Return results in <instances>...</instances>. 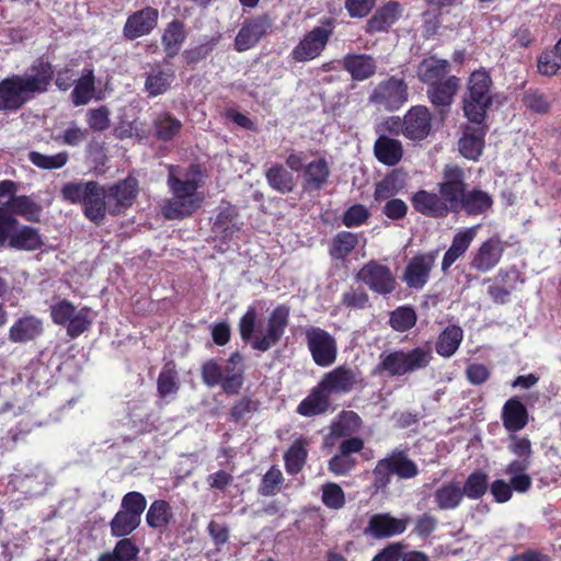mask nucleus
<instances>
[{
    "label": "nucleus",
    "mask_w": 561,
    "mask_h": 561,
    "mask_svg": "<svg viewBox=\"0 0 561 561\" xmlns=\"http://www.w3.org/2000/svg\"><path fill=\"white\" fill-rule=\"evenodd\" d=\"M202 173L194 165L187 170L170 167L168 186L172 197L162 205V215L168 219H180L192 215L204 202L199 191Z\"/></svg>",
    "instance_id": "f257e3e1"
},
{
    "label": "nucleus",
    "mask_w": 561,
    "mask_h": 561,
    "mask_svg": "<svg viewBox=\"0 0 561 561\" xmlns=\"http://www.w3.org/2000/svg\"><path fill=\"white\" fill-rule=\"evenodd\" d=\"M51 75L50 65L41 62L31 72L2 80L0 82V110H18L35 93L46 91Z\"/></svg>",
    "instance_id": "f03ea898"
},
{
    "label": "nucleus",
    "mask_w": 561,
    "mask_h": 561,
    "mask_svg": "<svg viewBox=\"0 0 561 561\" xmlns=\"http://www.w3.org/2000/svg\"><path fill=\"white\" fill-rule=\"evenodd\" d=\"M289 309L285 306L276 307L265 324L256 323V311L249 308L239 322L242 340L250 341L254 350L266 352L283 336L288 323Z\"/></svg>",
    "instance_id": "7ed1b4c3"
},
{
    "label": "nucleus",
    "mask_w": 561,
    "mask_h": 561,
    "mask_svg": "<svg viewBox=\"0 0 561 561\" xmlns=\"http://www.w3.org/2000/svg\"><path fill=\"white\" fill-rule=\"evenodd\" d=\"M491 87L492 81L486 71L477 70L471 73L462 102L465 115L470 122L481 124L484 119L492 102Z\"/></svg>",
    "instance_id": "20e7f679"
},
{
    "label": "nucleus",
    "mask_w": 561,
    "mask_h": 561,
    "mask_svg": "<svg viewBox=\"0 0 561 561\" xmlns=\"http://www.w3.org/2000/svg\"><path fill=\"white\" fill-rule=\"evenodd\" d=\"M242 356L238 353L231 355L225 365L207 362L203 366V381L208 387L220 385L226 393H237L243 381Z\"/></svg>",
    "instance_id": "39448f33"
},
{
    "label": "nucleus",
    "mask_w": 561,
    "mask_h": 561,
    "mask_svg": "<svg viewBox=\"0 0 561 561\" xmlns=\"http://www.w3.org/2000/svg\"><path fill=\"white\" fill-rule=\"evenodd\" d=\"M507 448L518 459L507 465L505 473L511 477V482L515 491L525 493L533 484L530 476L526 473L530 467V456L533 454L531 443L527 437L512 434Z\"/></svg>",
    "instance_id": "423d86ee"
},
{
    "label": "nucleus",
    "mask_w": 561,
    "mask_h": 561,
    "mask_svg": "<svg viewBox=\"0 0 561 561\" xmlns=\"http://www.w3.org/2000/svg\"><path fill=\"white\" fill-rule=\"evenodd\" d=\"M432 359L430 347H415L409 351H396L381 354L378 369L390 376H402L425 368Z\"/></svg>",
    "instance_id": "0eeeda50"
},
{
    "label": "nucleus",
    "mask_w": 561,
    "mask_h": 561,
    "mask_svg": "<svg viewBox=\"0 0 561 561\" xmlns=\"http://www.w3.org/2000/svg\"><path fill=\"white\" fill-rule=\"evenodd\" d=\"M387 125L390 133L402 134L410 140H422L431 131L432 116L425 106H414L402 119L393 117L387 122Z\"/></svg>",
    "instance_id": "6e6552de"
},
{
    "label": "nucleus",
    "mask_w": 561,
    "mask_h": 561,
    "mask_svg": "<svg viewBox=\"0 0 561 561\" xmlns=\"http://www.w3.org/2000/svg\"><path fill=\"white\" fill-rule=\"evenodd\" d=\"M50 316L56 324L67 329L71 337L82 334L92 323L93 314L90 308H76L70 301L59 300L50 307Z\"/></svg>",
    "instance_id": "1a4fd4ad"
},
{
    "label": "nucleus",
    "mask_w": 561,
    "mask_h": 561,
    "mask_svg": "<svg viewBox=\"0 0 561 561\" xmlns=\"http://www.w3.org/2000/svg\"><path fill=\"white\" fill-rule=\"evenodd\" d=\"M306 339L314 363L321 367L332 365L337 355L335 339L327 331L310 327L306 330Z\"/></svg>",
    "instance_id": "9d476101"
},
{
    "label": "nucleus",
    "mask_w": 561,
    "mask_h": 561,
    "mask_svg": "<svg viewBox=\"0 0 561 561\" xmlns=\"http://www.w3.org/2000/svg\"><path fill=\"white\" fill-rule=\"evenodd\" d=\"M357 277L373 291L380 295L390 294L396 287V278L389 267L376 261H370L364 265Z\"/></svg>",
    "instance_id": "9b49d317"
},
{
    "label": "nucleus",
    "mask_w": 561,
    "mask_h": 561,
    "mask_svg": "<svg viewBox=\"0 0 561 561\" xmlns=\"http://www.w3.org/2000/svg\"><path fill=\"white\" fill-rule=\"evenodd\" d=\"M370 101L389 111L397 110L407 101V87L402 80L390 78L378 84Z\"/></svg>",
    "instance_id": "f8f14e48"
},
{
    "label": "nucleus",
    "mask_w": 561,
    "mask_h": 561,
    "mask_svg": "<svg viewBox=\"0 0 561 561\" xmlns=\"http://www.w3.org/2000/svg\"><path fill=\"white\" fill-rule=\"evenodd\" d=\"M331 32L323 27H314L293 49L295 61L305 62L317 58L324 49Z\"/></svg>",
    "instance_id": "ddd939ff"
},
{
    "label": "nucleus",
    "mask_w": 561,
    "mask_h": 561,
    "mask_svg": "<svg viewBox=\"0 0 561 561\" xmlns=\"http://www.w3.org/2000/svg\"><path fill=\"white\" fill-rule=\"evenodd\" d=\"M440 198L447 203L448 213L460 208L465 195L462 171L457 167H447L444 182L439 187Z\"/></svg>",
    "instance_id": "4468645a"
},
{
    "label": "nucleus",
    "mask_w": 561,
    "mask_h": 561,
    "mask_svg": "<svg viewBox=\"0 0 561 561\" xmlns=\"http://www.w3.org/2000/svg\"><path fill=\"white\" fill-rule=\"evenodd\" d=\"M436 257L437 252H428L411 259L403 274V280L407 285L411 288H422L428 280Z\"/></svg>",
    "instance_id": "2eb2a0df"
},
{
    "label": "nucleus",
    "mask_w": 561,
    "mask_h": 561,
    "mask_svg": "<svg viewBox=\"0 0 561 561\" xmlns=\"http://www.w3.org/2000/svg\"><path fill=\"white\" fill-rule=\"evenodd\" d=\"M158 10L147 7L128 16L124 25V36L128 39L148 35L158 24Z\"/></svg>",
    "instance_id": "dca6fc26"
},
{
    "label": "nucleus",
    "mask_w": 561,
    "mask_h": 561,
    "mask_svg": "<svg viewBox=\"0 0 561 561\" xmlns=\"http://www.w3.org/2000/svg\"><path fill=\"white\" fill-rule=\"evenodd\" d=\"M408 519H398L390 514H376L369 519L365 534L377 539L402 534L407 529Z\"/></svg>",
    "instance_id": "f3484780"
},
{
    "label": "nucleus",
    "mask_w": 561,
    "mask_h": 561,
    "mask_svg": "<svg viewBox=\"0 0 561 561\" xmlns=\"http://www.w3.org/2000/svg\"><path fill=\"white\" fill-rule=\"evenodd\" d=\"M138 183L135 179H126L115 186L108 188L110 214H119L128 208L137 194Z\"/></svg>",
    "instance_id": "a211bd4d"
},
{
    "label": "nucleus",
    "mask_w": 561,
    "mask_h": 561,
    "mask_svg": "<svg viewBox=\"0 0 561 561\" xmlns=\"http://www.w3.org/2000/svg\"><path fill=\"white\" fill-rule=\"evenodd\" d=\"M330 168L328 161L317 157L308 161L302 172V187L307 192L321 190L329 181Z\"/></svg>",
    "instance_id": "6ab92c4d"
},
{
    "label": "nucleus",
    "mask_w": 561,
    "mask_h": 561,
    "mask_svg": "<svg viewBox=\"0 0 561 561\" xmlns=\"http://www.w3.org/2000/svg\"><path fill=\"white\" fill-rule=\"evenodd\" d=\"M480 229V225L459 230L453 239L449 249L446 251L443 261L442 270L446 272L459 257H461L469 249Z\"/></svg>",
    "instance_id": "aec40b11"
},
{
    "label": "nucleus",
    "mask_w": 561,
    "mask_h": 561,
    "mask_svg": "<svg viewBox=\"0 0 561 561\" xmlns=\"http://www.w3.org/2000/svg\"><path fill=\"white\" fill-rule=\"evenodd\" d=\"M502 254V242L494 238L488 239L474 253L471 265L482 273L489 272L499 264Z\"/></svg>",
    "instance_id": "412c9836"
},
{
    "label": "nucleus",
    "mask_w": 561,
    "mask_h": 561,
    "mask_svg": "<svg viewBox=\"0 0 561 561\" xmlns=\"http://www.w3.org/2000/svg\"><path fill=\"white\" fill-rule=\"evenodd\" d=\"M377 474L391 472L401 479H411L419 472L417 466L402 453L392 454L380 460L375 469Z\"/></svg>",
    "instance_id": "4be33fe9"
},
{
    "label": "nucleus",
    "mask_w": 561,
    "mask_h": 561,
    "mask_svg": "<svg viewBox=\"0 0 561 561\" xmlns=\"http://www.w3.org/2000/svg\"><path fill=\"white\" fill-rule=\"evenodd\" d=\"M107 196L108 192L95 183L83 205L84 214L91 221L100 224L110 214Z\"/></svg>",
    "instance_id": "5701e85b"
},
{
    "label": "nucleus",
    "mask_w": 561,
    "mask_h": 561,
    "mask_svg": "<svg viewBox=\"0 0 561 561\" xmlns=\"http://www.w3.org/2000/svg\"><path fill=\"white\" fill-rule=\"evenodd\" d=\"M355 382L353 370L337 367L325 374L319 386L327 394L348 392Z\"/></svg>",
    "instance_id": "b1692460"
},
{
    "label": "nucleus",
    "mask_w": 561,
    "mask_h": 561,
    "mask_svg": "<svg viewBox=\"0 0 561 561\" xmlns=\"http://www.w3.org/2000/svg\"><path fill=\"white\" fill-rule=\"evenodd\" d=\"M343 67L357 81L370 78L377 69L374 58L365 54L346 55L343 58Z\"/></svg>",
    "instance_id": "393cba45"
},
{
    "label": "nucleus",
    "mask_w": 561,
    "mask_h": 561,
    "mask_svg": "<svg viewBox=\"0 0 561 561\" xmlns=\"http://www.w3.org/2000/svg\"><path fill=\"white\" fill-rule=\"evenodd\" d=\"M504 427L512 433L523 430L528 422L525 405L516 398L507 400L502 410Z\"/></svg>",
    "instance_id": "a878e982"
},
{
    "label": "nucleus",
    "mask_w": 561,
    "mask_h": 561,
    "mask_svg": "<svg viewBox=\"0 0 561 561\" xmlns=\"http://www.w3.org/2000/svg\"><path fill=\"white\" fill-rule=\"evenodd\" d=\"M463 500V492L459 482H447L434 492V502L442 511L457 508Z\"/></svg>",
    "instance_id": "bb28decb"
},
{
    "label": "nucleus",
    "mask_w": 561,
    "mask_h": 561,
    "mask_svg": "<svg viewBox=\"0 0 561 561\" xmlns=\"http://www.w3.org/2000/svg\"><path fill=\"white\" fill-rule=\"evenodd\" d=\"M414 208L427 216L443 217L448 214L447 203L440 196L426 191L417 192L413 197Z\"/></svg>",
    "instance_id": "cd10ccee"
},
{
    "label": "nucleus",
    "mask_w": 561,
    "mask_h": 561,
    "mask_svg": "<svg viewBox=\"0 0 561 561\" xmlns=\"http://www.w3.org/2000/svg\"><path fill=\"white\" fill-rule=\"evenodd\" d=\"M484 146V131L482 127H467L459 140L460 153L470 160H477Z\"/></svg>",
    "instance_id": "c85d7f7f"
},
{
    "label": "nucleus",
    "mask_w": 561,
    "mask_h": 561,
    "mask_svg": "<svg viewBox=\"0 0 561 561\" xmlns=\"http://www.w3.org/2000/svg\"><path fill=\"white\" fill-rule=\"evenodd\" d=\"M374 152L379 162L396 165L402 158L403 149L399 140L380 136L374 145Z\"/></svg>",
    "instance_id": "c756f323"
},
{
    "label": "nucleus",
    "mask_w": 561,
    "mask_h": 561,
    "mask_svg": "<svg viewBox=\"0 0 561 561\" xmlns=\"http://www.w3.org/2000/svg\"><path fill=\"white\" fill-rule=\"evenodd\" d=\"M459 87V80L451 76L437 83H433L428 88V96L436 106H448Z\"/></svg>",
    "instance_id": "7c9ffc66"
},
{
    "label": "nucleus",
    "mask_w": 561,
    "mask_h": 561,
    "mask_svg": "<svg viewBox=\"0 0 561 561\" xmlns=\"http://www.w3.org/2000/svg\"><path fill=\"white\" fill-rule=\"evenodd\" d=\"M447 72H448L447 60L437 59L435 57L424 59L420 64L419 69H417V76H419L420 80L423 81L424 83H427L428 85L444 80Z\"/></svg>",
    "instance_id": "2f4dec72"
},
{
    "label": "nucleus",
    "mask_w": 561,
    "mask_h": 561,
    "mask_svg": "<svg viewBox=\"0 0 561 561\" xmlns=\"http://www.w3.org/2000/svg\"><path fill=\"white\" fill-rule=\"evenodd\" d=\"M42 332V322L35 317H25L16 321L10 329V340L15 343L27 342Z\"/></svg>",
    "instance_id": "473e14b6"
},
{
    "label": "nucleus",
    "mask_w": 561,
    "mask_h": 561,
    "mask_svg": "<svg viewBox=\"0 0 561 561\" xmlns=\"http://www.w3.org/2000/svg\"><path fill=\"white\" fill-rule=\"evenodd\" d=\"M185 38L184 25L180 21L170 22L162 34V45L167 57L172 58L178 55Z\"/></svg>",
    "instance_id": "72a5a7b5"
},
{
    "label": "nucleus",
    "mask_w": 561,
    "mask_h": 561,
    "mask_svg": "<svg viewBox=\"0 0 561 561\" xmlns=\"http://www.w3.org/2000/svg\"><path fill=\"white\" fill-rule=\"evenodd\" d=\"M329 396L318 385L311 393L304 399L297 408V412L302 416H314L328 410Z\"/></svg>",
    "instance_id": "f704fd0d"
},
{
    "label": "nucleus",
    "mask_w": 561,
    "mask_h": 561,
    "mask_svg": "<svg viewBox=\"0 0 561 561\" xmlns=\"http://www.w3.org/2000/svg\"><path fill=\"white\" fill-rule=\"evenodd\" d=\"M265 33V24L262 21L245 23L239 31L234 45L237 50L244 51L254 46Z\"/></svg>",
    "instance_id": "c9c22d12"
},
{
    "label": "nucleus",
    "mask_w": 561,
    "mask_h": 561,
    "mask_svg": "<svg viewBox=\"0 0 561 561\" xmlns=\"http://www.w3.org/2000/svg\"><path fill=\"white\" fill-rule=\"evenodd\" d=\"M462 339V329L458 325H449L439 334L436 352L443 357H450L457 352Z\"/></svg>",
    "instance_id": "e433bc0d"
},
{
    "label": "nucleus",
    "mask_w": 561,
    "mask_h": 561,
    "mask_svg": "<svg viewBox=\"0 0 561 561\" xmlns=\"http://www.w3.org/2000/svg\"><path fill=\"white\" fill-rule=\"evenodd\" d=\"M402 14V9L397 2H389L379 9L369 20L370 31H383L391 26Z\"/></svg>",
    "instance_id": "4c0bfd02"
},
{
    "label": "nucleus",
    "mask_w": 561,
    "mask_h": 561,
    "mask_svg": "<svg viewBox=\"0 0 561 561\" xmlns=\"http://www.w3.org/2000/svg\"><path fill=\"white\" fill-rule=\"evenodd\" d=\"M11 231H13V229ZM8 237H10L11 247L19 250L33 251L38 249L42 244V239L37 230L26 226L21 227L14 232H10Z\"/></svg>",
    "instance_id": "58836bf2"
},
{
    "label": "nucleus",
    "mask_w": 561,
    "mask_h": 561,
    "mask_svg": "<svg viewBox=\"0 0 561 561\" xmlns=\"http://www.w3.org/2000/svg\"><path fill=\"white\" fill-rule=\"evenodd\" d=\"M239 229L237 213L233 207H227L220 211L214 222V233L221 239H228Z\"/></svg>",
    "instance_id": "ea45409f"
},
{
    "label": "nucleus",
    "mask_w": 561,
    "mask_h": 561,
    "mask_svg": "<svg viewBox=\"0 0 561 561\" xmlns=\"http://www.w3.org/2000/svg\"><path fill=\"white\" fill-rule=\"evenodd\" d=\"M492 206L491 196L480 190H473L462 195L461 206L468 214L478 215L486 211Z\"/></svg>",
    "instance_id": "a19ab883"
},
{
    "label": "nucleus",
    "mask_w": 561,
    "mask_h": 561,
    "mask_svg": "<svg viewBox=\"0 0 561 561\" xmlns=\"http://www.w3.org/2000/svg\"><path fill=\"white\" fill-rule=\"evenodd\" d=\"M174 79L172 70L153 69L146 79V90L151 96L163 94Z\"/></svg>",
    "instance_id": "79ce46f5"
},
{
    "label": "nucleus",
    "mask_w": 561,
    "mask_h": 561,
    "mask_svg": "<svg viewBox=\"0 0 561 561\" xmlns=\"http://www.w3.org/2000/svg\"><path fill=\"white\" fill-rule=\"evenodd\" d=\"M463 496H467L471 500L481 499L488 491L489 488V477L485 472L481 470L473 471L470 473L465 482L461 485Z\"/></svg>",
    "instance_id": "37998d69"
},
{
    "label": "nucleus",
    "mask_w": 561,
    "mask_h": 561,
    "mask_svg": "<svg viewBox=\"0 0 561 561\" xmlns=\"http://www.w3.org/2000/svg\"><path fill=\"white\" fill-rule=\"evenodd\" d=\"M267 183L279 193H289L294 188V178L283 165L276 164L266 171Z\"/></svg>",
    "instance_id": "c03bdc74"
},
{
    "label": "nucleus",
    "mask_w": 561,
    "mask_h": 561,
    "mask_svg": "<svg viewBox=\"0 0 561 561\" xmlns=\"http://www.w3.org/2000/svg\"><path fill=\"white\" fill-rule=\"evenodd\" d=\"M94 93V76L92 70L85 72L76 82L72 91V102L75 105L87 104Z\"/></svg>",
    "instance_id": "a18cd8bd"
},
{
    "label": "nucleus",
    "mask_w": 561,
    "mask_h": 561,
    "mask_svg": "<svg viewBox=\"0 0 561 561\" xmlns=\"http://www.w3.org/2000/svg\"><path fill=\"white\" fill-rule=\"evenodd\" d=\"M306 445V440L297 439L285 454V463L288 473L295 474L301 470L307 458Z\"/></svg>",
    "instance_id": "49530a36"
},
{
    "label": "nucleus",
    "mask_w": 561,
    "mask_h": 561,
    "mask_svg": "<svg viewBox=\"0 0 561 561\" xmlns=\"http://www.w3.org/2000/svg\"><path fill=\"white\" fill-rule=\"evenodd\" d=\"M95 182H69L61 188V196L71 204L81 203L84 205L91 190L94 188Z\"/></svg>",
    "instance_id": "de8ad7c7"
},
{
    "label": "nucleus",
    "mask_w": 561,
    "mask_h": 561,
    "mask_svg": "<svg viewBox=\"0 0 561 561\" xmlns=\"http://www.w3.org/2000/svg\"><path fill=\"white\" fill-rule=\"evenodd\" d=\"M153 124L157 137L163 140L174 137L182 127V123L169 113L158 114Z\"/></svg>",
    "instance_id": "09e8293b"
},
{
    "label": "nucleus",
    "mask_w": 561,
    "mask_h": 561,
    "mask_svg": "<svg viewBox=\"0 0 561 561\" xmlns=\"http://www.w3.org/2000/svg\"><path fill=\"white\" fill-rule=\"evenodd\" d=\"M139 524L140 519L121 508L111 522V530L114 536L123 537L129 535Z\"/></svg>",
    "instance_id": "8fccbe9b"
},
{
    "label": "nucleus",
    "mask_w": 561,
    "mask_h": 561,
    "mask_svg": "<svg viewBox=\"0 0 561 561\" xmlns=\"http://www.w3.org/2000/svg\"><path fill=\"white\" fill-rule=\"evenodd\" d=\"M67 152H58L56 154H44L37 151H31L28 153V160L39 169L43 170H56L61 169L68 162Z\"/></svg>",
    "instance_id": "3c124183"
},
{
    "label": "nucleus",
    "mask_w": 561,
    "mask_h": 561,
    "mask_svg": "<svg viewBox=\"0 0 561 561\" xmlns=\"http://www.w3.org/2000/svg\"><path fill=\"white\" fill-rule=\"evenodd\" d=\"M357 234L348 231H342L333 239L330 253L334 259H344L357 245Z\"/></svg>",
    "instance_id": "603ef678"
},
{
    "label": "nucleus",
    "mask_w": 561,
    "mask_h": 561,
    "mask_svg": "<svg viewBox=\"0 0 561 561\" xmlns=\"http://www.w3.org/2000/svg\"><path fill=\"white\" fill-rule=\"evenodd\" d=\"M9 214H19L27 220H37L41 214V207L31 198L25 196L15 197L9 208Z\"/></svg>",
    "instance_id": "864d4df0"
},
{
    "label": "nucleus",
    "mask_w": 561,
    "mask_h": 561,
    "mask_svg": "<svg viewBox=\"0 0 561 561\" xmlns=\"http://www.w3.org/2000/svg\"><path fill=\"white\" fill-rule=\"evenodd\" d=\"M171 517L170 506L164 501H154L147 512V523L149 526L159 528L168 524Z\"/></svg>",
    "instance_id": "5fc2aeb1"
},
{
    "label": "nucleus",
    "mask_w": 561,
    "mask_h": 561,
    "mask_svg": "<svg viewBox=\"0 0 561 561\" xmlns=\"http://www.w3.org/2000/svg\"><path fill=\"white\" fill-rule=\"evenodd\" d=\"M321 500L328 508L340 510L345 504V494L339 484L329 482L322 486Z\"/></svg>",
    "instance_id": "6e6d98bb"
},
{
    "label": "nucleus",
    "mask_w": 561,
    "mask_h": 561,
    "mask_svg": "<svg viewBox=\"0 0 561 561\" xmlns=\"http://www.w3.org/2000/svg\"><path fill=\"white\" fill-rule=\"evenodd\" d=\"M416 321V316L413 309L401 307L394 310L390 318L391 327L397 331H407L411 329Z\"/></svg>",
    "instance_id": "4d7b16f0"
},
{
    "label": "nucleus",
    "mask_w": 561,
    "mask_h": 561,
    "mask_svg": "<svg viewBox=\"0 0 561 561\" xmlns=\"http://www.w3.org/2000/svg\"><path fill=\"white\" fill-rule=\"evenodd\" d=\"M158 391L162 398L173 397L178 391L176 373L165 366L158 378Z\"/></svg>",
    "instance_id": "13d9d810"
},
{
    "label": "nucleus",
    "mask_w": 561,
    "mask_h": 561,
    "mask_svg": "<svg viewBox=\"0 0 561 561\" xmlns=\"http://www.w3.org/2000/svg\"><path fill=\"white\" fill-rule=\"evenodd\" d=\"M146 505V497L141 493L129 492L123 497L121 508L140 519Z\"/></svg>",
    "instance_id": "bf43d9fd"
},
{
    "label": "nucleus",
    "mask_w": 561,
    "mask_h": 561,
    "mask_svg": "<svg viewBox=\"0 0 561 561\" xmlns=\"http://www.w3.org/2000/svg\"><path fill=\"white\" fill-rule=\"evenodd\" d=\"M400 179L398 174H391L377 184L375 198L385 201L393 196L400 188Z\"/></svg>",
    "instance_id": "052dcab7"
},
{
    "label": "nucleus",
    "mask_w": 561,
    "mask_h": 561,
    "mask_svg": "<svg viewBox=\"0 0 561 561\" xmlns=\"http://www.w3.org/2000/svg\"><path fill=\"white\" fill-rule=\"evenodd\" d=\"M87 123L89 127L96 131L105 130L110 127V111L101 106L99 108L90 110L87 113Z\"/></svg>",
    "instance_id": "680f3d73"
},
{
    "label": "nucleus",
    "mask_w": 561,
    "mask_h": 561,
    "mask_svg": "<svg viewBox=\"0 0 561 561\" xmlns=\"http://www.w3.org/2000/svg\"><path fill=\"white\" fill-rule=\"evenodd\" d=\"M561 68V57L553 50L543 53L538 59V71L543 76H552Z\"/></svg>",
    "instance_id": "e2e57ef3"
},
{
    "label": "nucleus",
    "mask_w": 561,
    "mask_h": 561,
    "mask_svg": "<svg viewBox=\"0 0 561 561\" xmlns=\"http://www.w3.org/2000/svg\"><path fill=\"white\" fill-rule=\"evenodd\" d=\"M359 425V417L355 412H344L339 421L333 425L332 432L335 435H346L355 431Z\"/></svg>",
    "instance_id": "0e129e2a"
},
{
    "label": "nucleus",
    "mask_w": 561,
    "mask_h": 561,
    "mask_svg": "<svg viewBox=\"0 0 561 561\" xmlns=\"http://www.w3.org/2000/svg\"><path fill=\"white\" fill-rule=\"evenodd\" d=\"M514 486L512 482L497 479L490 484V492L497 503H506L512 499Z\"/></svg>",
    "instance_id": "69168bd1"
},
{
    "label": "nucleus",
    "mask_w": 561,
    "mask_h": 561,
    "mask_svg": "<svg viewBox=\"0 0 561 561\" xmlns=\"http://www.w3.org/2000/svg\"><path fill=\"white\" fill-rule=\"evenodd\" d=\"M137 553L138 548L129 539H122L116 543L113 552L108 554L115 557L116 561H131Z\"/></svg>",
    "instance_id": "338daca9"
},
{
    "label": "nucleus",
    "mask_w": 561,
    "mask_h": 561,
    "mask_svg": "<svg viewBox=\"0 0 561 561\" xmlns=\"http://www.w3.org/2000/svg\"><path fill=\"white\" fill-rule=\"evenodd\" d=\"M280 482H282V472L279 469H276V468H272L270 469L263 480H262V484H261V493L263 495H273L275 494L278 489H279V485H280Z\"/></svg>",
    "instance_id": "774afa93"
}]
</instances>
